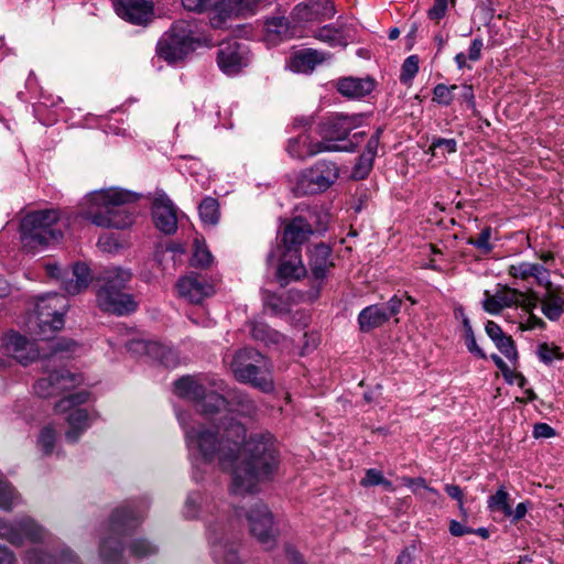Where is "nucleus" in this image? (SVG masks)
I'll list each match as a JSON object with an SVG mask.
<instances>
[{"label": "nucleus", "instance_id": "nucleus-1", "mask_svg": "<svg viewBox=\"0 0 564 564\" xmlns=\"http://www.w3.org/2000/svg\"><path fill=\"white\" fill-rule=\"evenodd\" d=\"M178 421L191 449L196 448L204 462H217L223 470L230 471V491L235 495L252 492L278 469L279 449L269 432L252 433L246 438L245 425L234 419L221 420L213 427H186L182 414Z\"/></svg>", "mask_w": 564, "mask_h": 564}, {"label": "nucleus", "instance_id": "nucleus-2", "mask_svg": "<svg viewBox=\"0 0 564 564\" xmlns=\"http://www.w3.org/2000/svg\"><path fill=\"white\" fill-rule=\"evenodd\" d=\"M139 197L138 193L119 187L95 191L85 197L79 216L97 227L124 229L135 220Z\"/></svg>", "mask_w": 564, "mask_h": 564}, {"label": "nucleus", "instance_id": "nucleus-3", "mask_svg": "<svg viewBox=\"0 0 564 564\" xmlns=\"http://www.w3.org/2000/svg\"><path fill=\"white\" fill-rule=\"evenodd\" d=\"M131 276L129 270L119 267L107 268L98 274L96 302L101 311L122 316L137 310L132 295L124 292Z\"/></svg>", "mask_w": 564, "mask_h": 564}, {"label": "nucleus", "instance_id": "nucleus-4", "mask_svg": "<svg viewBox=\"0 0 564 564\" xmlns=\"http://www.w3.org/2000/svg\"><path fill=\"white\" fill-rule=\"evenodd\" d=\"M223 382L207 378L184 376L174 382V393L195 402L196 410L206 417L218 414L226 408V398L218 391Z\"/></svg>", "mask_w": 564, "mask_h": 564}, {"label": "nucleus", "instance_id": "nucleus-5", "mask_svg": "<svg viewBox=\"0 0 564 564\" xmlns=\"http://www.w3.org/2000/svg\"><path fill=\"white\" fill-rule=\"evenodd\" d=\"M59 220L57 209H42L26 214L20 224L23 249L34 252L52 242H57L63 234L55 228Z\"/></svg>", "mask_w": 564, "mask_h": 564}, {"label": "nucleus", "instance_id": "nucleus-6", "mask_svg": "<svg viewBox=\"0 0 564 564\" xmlns=\"http://www.w3.org/2000/svg\"><path fill=\"white\" fill-rule=\"evenodd\" d=\"M230 369L235 378L242 383L251 384L265 393L274 389L271 364L253 348L238 350L232 357Z\"/></svg>", "mask_w": 564, "mask_h": 564}, {"label": "nucleus", "instance_id": "nucleus-7", "mask_svg": "<svg viewBox=\"0 0 564 564\" xmlns=\"http://www.w3.org/2000/svg\"><path fill=\"white\" fill-rule=\"evenodd\" d=\"M142 518L134 506L128 505L116 509L109 520L111 535L104 539L99 554L105 564H122V546L120 538L135 528Z\"/></svg>", "mask_w": 564, "mask_h": 564}, {"label": "nucleus", "instance_id": "nucleus-8", "mask_svg": "<svg viewBox=\"0 0 564 564\" xmlns=\"http://www.w3.org/2000/svg\"><path fill=\"white\" fill-rule=\"evenodd\" d=\"M328 214L316 207L308 210L307 217L295 216L288 221L282 231L283 248L288 252H301V247L315 232H324L327 228Z\"/></svg>", "mask_w": 564, "mask_h": 564}, {"label": "nucleus", "instance_id": "nucleus-9", "mask_svg": "<svg viewBox=\"0 0 564 564\" xmlns=\"http://www.w3.org/2000/svg\"><path fill=\"white\" fill-rule=\"evenodd\" d=\"M194 50V29L189 21L178 20L156 44L158 55L169 63L183 59Z\"/></svg>", "mask_w": 564, "mask_h": 564}, {"label": "nucleus", "instance_id": "nucleus-10", "mask_svg": "<svg viewBox=\"0 0 564 564\" xmlns=\"http://www.w3.org/2000/svg\"><path fill=\"white\" fill-rule=\"evenodd\" d=\"M67 308V300L57 293H48L37 300L35 305L37 334L43 340L47 339L50 334L63 328Z\"/></svg>", "mask_w": 564, "mask_h": 564}, {"label": "nucleus", "instance_id": "nucleus-11", "mask_svg": "<svg viewBox=\"0 0 564 564\" xmlns=\"http://www.w3.org/2000/svg\"><path fill=\"white\" fill-rule=\"evenodd\" d=\"M245 514L251 535L267 550L273 547L276 540V529L274 527L273 517L268 507L257 501L248 509L239 507L235 514L240 518Z\"/></svg>", "mask_w": 564, "mask_h": 564}, {"label": "nucleus", "instance_id": "nucleus-12", "mask_svg": "<svg viewBox=\"0 0 564 564\" xmlns=\"http://www.w3.org/2000/svg\"><path fill=\"white\" fill-rule=\"evenodd\" d=\"M339 170L334 162L317 161L311 169L301 173L296 183L299 195H311L325 192L338 178Z\"/></svg>", "mask_w": 564, "mask_h": 564}, {"label": "nucleus", "instance_id": "nucleus-13", "mask_svg": "<svg viewBox=\"0 0 564 564\" xmlns=\"http://www.w3.org/2000/svg\"><path fill=\"white\" fill-rule=\"evenodd\" d=\"M88 399L89 393L82 390L62 398L55 404V411L58 413L70 411L67 416L69 430L65 434L66 440L70 443L77 442L82 433L89 426V415L87 411L76 408L77 405L86 403Z\"/></svg>", "mask_w": 564, "mask_h": 564}, {"label": "nucleus", "instance_id": "nucleus-14", "mask_svg": "<svg viewBox=\"0 0 564 564\" xmlns=\"http://www.w3.org/2000/svg\"><path fill=\"white\" fill-rule=\"evenodd\" d=\"M47 532L33 519L23 517L13 522L0 518V539L8 541L14 546H21L28 539L33 543L46 539Z\"/></svg>", "mask_w": 564, "mask_h": 564}, {"label": "nucleus", "instance_id": "nucleus-15", "mask_svg": "<svg viewBox=\"0 0 564 564\" xmlns=\"http://www.w3.org/2000/svg\"><path fill=\"white\" fill-rule=\"evenodd\" d=\"M364 115H344L334 113L324 118L317 126V134L322 139H327L330 142L339 143L347 140L349 133L361 126Z\"/></svg>", "mask_w": 564, "mask_h": 564}, {"label": "nucleus", "instance_id": "nucleus-16", "mask_svg": "<svg viewBox=\"0 0 564 564\" xmlns=\"http://www.w3.org/2000/svg\"><path fill=\"white\" fill-rule=\"evenodd\" d=\"M83 378L62 369L50 372L46 378H42L34 384L35 393L41 398L58 395L80 384Z\"/></svg>", "mask_w": 564, "mask_h": 564}, {"label": "nucleus", "instance_id": "nucleus-17", "mask_svg": "<svg viewBox=\"0 0 564 564\" xmlns=\"http://www.w3.org/2000/svg\"><path fill=\"white\" fill-rule=\"evenodd\" d=\"M217 62L224 73L237 74L248 64L247 50L237 41L223 42L218 50Z\"/></svg>", "mask_w": 564, "mask_h": 564}, {"label": "nucleus", "instance_id": "nucleus-18", "mask_svg": "<svg viewBox=\"0 0 564 564\" xmlns=\"http://www.w3.org/2000/svg\"><path fill=\"white\" fill-rule=\"evenodd\" d=\"M180 296L191 303H202L215 293L214 285L203 275L189 273L181 278L176 284Z\"/></svg>", "mask_w": 564, "mask_h": 564}, {"label": "nucleus", "instance_id": "nucleus-19", "mask_svg": "<svg viewBox=\"0 0 564 564\" xmlns=\"http://www.w3.org/2000/svg\"><path fill=\"white\" fill-rule=\"evenodd\" d=\"M152 216L156 228L165 235H173L177 230L176 208L165 194L155 197Z\"/></svg>", "mask_w": 564, "mask_h": 564}, {"label": "nucleus", "instance_id": "nucleus-20", "mask_svg": "<svg viewBox=\"0 0 564 564\" xmlns=\"http://www.w3.org/2000/svg\"><path fill=\"white\" fill-rule=\"evenodd\" d=\"M128 349L132 352L145 354L165 367H175L177 364L175 351L159 341L135 339L128 344Z\"/></svg>", "mask_w": 564, "mask_h": 564}, {"label": "nucleus", "instance_id": "nucleus-21", "mask_svg": "<svg viewBox=\"0 0 564 564\" xmlns=\"http://www.w3.org/2000/svg\"><path fill=\"white\" fill-rule=\"evenodd\" d=\"M116 11L119 17L133 24H145L153 14L151 0H117Z\"/></svg>", "mask_w": 564, "mask_h": 564}, {"label": "nucleus", "instance_id": "nucleus-22", "mask_svg": "<svg viewBox=\"0 0 564 564\" xmlns=\"http://www.w3.org/2000/svg\"><path fill=\"white\" fill-rule=\"evenodd\" d=\"M6 348L23 366L40 357V348L36 343L14 332L7 335Z\"/></svg>", "mask_w": 564, "mask_h": 564}, {"label": "nucleus", "instance_id": "nucleus-23", "mask_svg": "<svg viewBox=\"0 0 564 564\" xmlns=\"http://www.w3.org/2000/svg\"><path fill=\"white\" fill-rule=\"evenodd\" d=\"M292 14L301 22L330 19L335 14V7L332 0H305L295 6Z\"/></svg>", "mask_w": 564, "mask_h": 564}, {"label": "nucleus", "instance_id": "nucleus-24", "mask_svg": "<svg viewBox=\"0 0 564 564\" xmlns=\"http://www.w3.org/2000/svg\"><path fill=\"white\" fill-rule=\"evenodd\" d=\"M308 252V268L313 279L316 281H324L327 278L330 268L334 267L330 247L321 242L310 249Z\"/></svg>", "mask_w": 564, "mask_h": 564}, {"label": "nucleus", "instance_id": "nucleus-25", "mask_svg": "<svg viewBox=\"0 0 564 564\" xmlns=\"http://www.w3.org/2000/svg\"><path fill=\"white\" fill-rule=\"evenodd\" d=\"M376 87V80L367 77H344L336 83L337 91L344 97L360 99L369 95Z\"/></svg>", "mask_w": 564, "mask_h": 564}, {"label": "nucleus", "instance_id": "nucleus-26", "mask_svg": "<svg viewBox=\"0 0 564 564\" xmlns=\"http://www.w3.org/2000/svg\"><path fill=\"white\" fill-rule=\"evenodd\" d=\"M484 295L482 308L489 314L497 315L505 307H510L517 304L520 300L521 291L503 286L494 295H491L489 291H485Z\"/></svg>", "mask_w": 564, "mask_h": 564}, {"label": "nucleus", "instance_id": "nucleus-27", "mask_svg": "<svg viewBox=\"0 0 564 564\" xmlns=\"http://www.w3.org/2000/svg\"><path fill=\"white\" fill-rule=\"evenodd\" d=\"M508 273L514 279L527 280L534 278L539 285L550 289L552 282L550 280V271L542 264L519 262L511 264L508 269Z\"/></svg>", "mask_w": 564, "mask_h": 564}, {"label": "nucleus", "instance_id": "nucleus-28", "mask_svg": "<svg viewBox=\"0 0 564 564\" xmlns=\"http://www.w3.org/2000/svg\"><path fill=\"white\" fill-rule=\"evenodd\" d=\"M90 269L85 263H76L62 278V288L69 295H76L86 290L91 282Z\"/></svg>", "mask_w": 564, "mask_h": 564}, {"label": "nucleus", "instance_id": "nucleus-29", "mask_svg": "<svg viewBox=\"0 0 564 564\" xmlns=\"http://www.w3.org/2000/svg\"><path fill=\"white\" fill-rule=\"evenodd\" d=\"M366 135L365 132H356L352 138L346 141L344 144L330 142L327 139H322L316 142H312L307 139L306 155L307 158L314 156L323 152H354L357 144Z\"/></svg>", "mask_w": 564, "mask_h": 564}, {"label": "nucleus", "instance_id": "nucleus-30", "mask_svg": "<svg viewBox=\"0 0 564 564\" xmlns=\"http://www.w3.org/2000/svg\"><path fill=\"white\" fill-rule=\"evenodd\" d=\"M350 31V28L345 24H327L314 31L313 36L332 47H345L351 41Z\"/></svg>", "mask_w": 564, "mask_h": 564}, {"label": "nucleus", "instance_id": "nucleus-31", "mask_svg": "<svg viewBox=\"0 0 564 564\" xmlns=\"http://www.w3.org/2000/svg\"><path fill=\"white\" fill-rule=\"evenodd\" d=\"M325 61V54L313 48L295 52L290 58V68L297 73H311L317 64Z\"/></svg>", "mask_w": 564, "mask_h": 564}, {"label": "nucleus", "instance_id": "nucleus-32", "mask_svg": "<svg viewBox=\"0 0 564 564\" xmlns=\"http://www.w3.org/2000/svg\"><path fill=\"white\" fill-rule=\"evenodd\" d=\"M306 270L302 263L301 252L295 250L282 254V261L278 268V278L280 280H297L305 274Z\"/></svg>", "mask_w": 564, "mask_h": 564}, {"label": "nucleus", "instance_id": "nucleus-33", "mask_svg": "<svg viewBox=\"0 0 564 564\" xmlns=\"http://www.w3.org/2000/svg\"><path fill=\"white\" fill-rule=\"evenodd\" d=\"M389 317L381 304L365 307L358 315V324L361 332H369L380 327Z\"/></svg>", "mask_w": 564, "mask_h": 564}, {"label": "nucleus", "instance_id": "nucleus-34", "mask_svg": "<svg viewBox=\"0 0 564 564\" xmlns=\"http://www.w3.org/2000/svg\"><path fill=\"white\" fill-rule=\"evenodd\" d=\"M263 29L265 41L274 44L289 37L290 21L284 15L271 17L265 19Z\"/></svg>", "mask_w": 564, "mask_h": 564}, {"label": "nucleus", "instance_id": "nucleus-35", "mask_svg": "<svg viewBox=\"0 0 564 564\" xmlns=\"http://www.w3.org/2000/svg\"><path fill=\"white\" fill-rule=\"evenodd\" d=\"M230 408L231 412H236L241 416L252 417L257 413V405L248 394L241 391H232L229 399H226V406Z\"/></svg>", "mask_w": 564, "mask_h": 564}, {"label": "nucleus", "instance_id": "nucleus-36", "mask_svg": "<svg viewBox=\"0 0 564 564\" xmlns=\"http://www.w3.org/2000/svg\"><path fill=\"white\" fill-rule=\"evenodd\" d=\"M213 546V554L216 561H223L224 564H240L237 554V547L229 543L225 538H209Z\"/></svg>", "mask_w": 564, "mask_h": 564}, {"label": "nucleus", "instance_id": "nucleus-37", "mask_svg": "<svg viewBox=\"0 0 564 564\" xmlns=\"http://www.w3.org/2000/svg\"><path fill=\"white\" fill-rule=\"evenodd\" d=\"M24 560L28 564H70L75 561V555L72 551L66 550L62 552L59 558H56L51 554L44 553L40 549H31L26 552Z\"/></svg>", "mask_w": 564, "mask_h": 564}, {"label": "nucleus", "instance_id": "nucleus-38", "mask_svg": "<svg viewBox=\"0 0 564 564\" xmlns=\"http://www.w3.org/2000/svg\"><path fill=\"white\" fill-rule=\"evenodd\" d=\"M541 308L550 321H557L564 313V299L553 291V285L546 289V294L541 299Z\"/></svg>", "mask_w": 564, "mask_h": 564}, {"label": "nucleus", "instance_id": "nucleus-39", "mask_svg": "<svg viewBox=\"0 0 564 564\" xmlns=\"http://www.w3.org/2000/svg\"><path fill=\"white\" fill-rule=\"evenodd\" d=\"M487 507L494 513L499 512L505 517L511 514L510 494L503 486L488 498Z\"/></svg>", "mask_w": 564, "mask_h": 564}, {"label": "nucleus", "instance_id": "nucleus-40", "mask_svg": "<svg viewBox=\"0 0 564 564\" xmlns=\"http://www.w3.org/2000/svg\"><path fill=\"white\" fill-rule=\"evenodd\" d=\"M250 333L253 339L263 341L267 345H278L284 340V336L281 333L270 328L264 323H252Z\"/></svg>", "mask_w": 564, "mask_h": 564}, {"label": "nucleus", "instance_id": "nucleus-41", "mask_svg": "<svg viewBox=\"0 0 564 564\" xmlns=\"http://www.w3.org/2000/svg\"><path fill=\"white\" fill-rule=\"evenodd\" d=\"M199 217L203 223L216 225L219 220V204L214 197H205L198 206Z\"/></svg>", "mask_w": 564, "mask_h": 564}, {"label": "nucleus", "instance_id": "nucleus-42", "mask_svg": "<svg viewBox=\"0 0 564 564\" xmlns=\"http://www.w3.org/2000/svg\"><path fill=\"white\" fill-rule=\"evenodd\" d=\"M21 503V496L7 481L0 479V509L10 511L14 506Z\"/></svg>", "mask_w": 564, "mask_h": 564}, {"label": "nucleus", "instance_id": "nucleus-43", "mask_svg": "<svg viewBox=\"0 0 564 564\" xmlns=\"http://www.w3.org/2000/svg\"><path fill=\"white\" fill-rule=\"evenodd\" d=\"M268 1L269 0H228V8L230 13L247 17L254 14L257 8Z\"/></svg>", "mask_w": 564, "mask_h": 564}, {"label": "nucleus", "instance_id": "nucleus-44", "mask_svg": "<svg viewBox=\"0 0 564 564\" xmlns=\"http://www.w3.org/2000/svg\"><path fill=\"white\" fill-rule=\"evenodd\" d=\"M212 262L213 256L206 245L198 239H195L191 265L196 268H207Z\"/></svg>", "mask_w": 564, "mask_h": 564}, {"label": "nucleus", "instance_id": "nucleus-45", "mask_svg": "<svg viewBox=\"0 0 564 564\" xmlns=\"http://www.w3.org/2000/svg\"><path fill=\"white\" fill-rule=\"evenodd\" d=\"M457 151V142L455 139L433 138L429 148V152L433 156H445L446 154Z\"/></svg>", "mask_w": 564, "mask_h": 564}, {"label": "nucleus", "instance_id": "nucleus-46", "mask_svg": "<svg viewBox=\"0 0 564 564\" xmlns=\"http://www.w3.org/2000/svg\"><path fill=\"white\" fill-rule=\"evenodd\" d=\"M459 86L452 85L446 86L444 84H437L433 89V101L449 106L455 98V90H458Z\"/></svg>", "mask_w": 564, "mask_h": 564}, {"label": "nucleus", "instance_id": "nucleus-47", "mask_svg": "<svg viewBox=\"0 0 564 564\" xmlns=\"http://www.w3.org/2000/svg\"><path fill=\"white\" fill-rule=\"evenodd\" d=\"M262 301L265 307L270 308L274 314H283L288 311V305L282 296L270 291L262 292Z\"/></svg>", "mask_w": 564, "mask_h": 564}, {"label": "nucleus", "instance_id": "nucleus-48", "mask_svg": "<svg viewBox=\"0 0 564 564\" xmlns=\"http://www.w3.org/2000/svg\"><path fill=\"white\" fill-rule=\"evenodd\" d=\"M419 72V57L411 55L406 57L401 67L400 82L409 84Z\"/></svg>", "mask_w": 564, "mask_h": 564}, {"label": "nucleus", "instance_id": "nucleus-49", "mask_svg": "<svg viewBox=\"0 0 564 564\" xmlns=\"http://www.w3.org/2000/svg\"><path fill=\"white\" fill-rule=\"evenodd\" d=\"M373 160L375 159L369 156L368 154L361 153L354 166L352 177L355 180L366 178L370 171L372 170Z\"/></svg>", "mask_w": 564, "mask_h": 564}, {"label": "nucleus", "instance_id": "nucleus-50", "mask_svg": "<svg viewBox=\"0 0 564 564\" xmlns=\"http://www.w3.org/2000/svg\"><path fill=\"white\" fill-rule=\"evenodd\" d=\"M130 552L133 556L138 558H143L147 556H151L158 552V549L155 545L150 543L147 540L138 539L132 541L130 545Z\"/></svg>", "mask_w": 564, "mask_h": 564}, {"label": "nucleus", "instance_id": "nucleus-51", "mask_svg": "<svg viewBox=\"0 0 564 564\" xmlns=\"http://www.w3.org/2000/svg\"><path fill=\"white\" fill-rule=\"evenodd\" d=\"M307 148V135H299L297 138H293L289 140L288 143V153L295 159H305Z\"/></svg>", "mask_w": 564, "mask_h": 564}, {"label": "nucleus", "instance_id": "nucleus-52", "mask_svg": "<svg viewBox=\"0 0 564 564\" xmlns=\"http://www.w3.org/2000/svg\"><path fill=\"white\" fill-rule=\"evenodd\" d=\"M495 345L497 349L509 360L514 361L518 359V351L511 336L505 335L495 341Z\"/></svg>", "mask_w": 564, "mask_h": 564}, {"label": "nucleus", "instance_id": "nucleus-53", "mask_svg": "<svg viewBox=\"0 0 564 564\" xmlns=\"http://www.w3.org/2000/svg\"><path fill=\"white\" fill-rule=\"evenodd\" d=\"M221 0H182L185 10L202 13L214 9Z\"/></svg>", "mask_w": 564, "mask_h": 564}, {"label": "nucleus", "instance_id": "nucleus-54", "mask_svg": "<svg viewBox=\"0 0 564 564\" xmlns=\"http://www.w3.org/2000/svg\"><path fill=\"white\" fill-rule=\"evenodd\" d=\"M538 356L544 364H551L555 359L562 360L564 358V355L561 352L558 347H551L546 343L539 346Z\"/></svg>", "mask_w": 564, "mask_h": 564}, {"label": "nucleus", "instance_id": "nucleus-55", "mask_svg": "<svg viewBox=\"0 0 564 564\" xmlns=\"http://www.w3.org/2000/svg\"><path fill=\"white\" fill-rule=\"evenodd\" d=\"M55 431L51 426H45L39 436V444L44 454L50 455L55 446Z\"/></svg>", "mask_w": 564, "mask_h": 564}, {"label": "nucleus", "instance_id": "nucleus-56", "mask_svg": "<svg viewBox=\"0 0 564 564\" xmlns=\"http://www.w3.org/2000/svg\"><path fill=\"white\" fill-rule=\"evenodd\" d=\"M491 238V228H484L480 234L476 238H470L469 243L475 246L477 249L481 250L485 253H488L492 250V246L490 245Z\"/></svg>", "mask_w": 564, "mask_h": 564}, {"label": "nucleus", "instance_id": "nucleus-57", "mask_svg": "<svg viewBox=\"0 0 564 564\" xmlns=\"http://www.w3.org/2000/svg\"><path fill=\"white\" fill-rule=\"evenodd\" d=\"M445 492L458 503V509L463 518L468 517V512L464 506V492L457 485L447 484L444 487Z\"/></svg>", "mask_w": 564, "mask_h": 564}, {"label": "nucleus", "instance_id": "nucleus-58", "mask_svg": "<svg viewBox=\"0 0 564 564\" xmlns=\"http://www.w3.org/2000/svg\"><path fill=\"white\" fill-rule=\"evenodd\" d=\"M539 302H541L539 295L534 291H529L527 293L521 292L520 300L516 305L520 306L527 313H533Z\"/></svg>", "mask_w": 564, "mask_h": 564}, {"label": "nucleus", "instance_id": "nucleus-59", "mask_svg": "<svg viewBox=\"0 0 564 564\" xmlns=\"http://www.w3.org/2000/svg\"><path fill=\"white\" fill-rule=\"evenodd\" d=\"M382 132H383V129L381 127L377 128L375 133L367 141L366 149L362 152L364 154H368L369 156H371L373 159L376 158L379 142H380V137H381Z\"/></svg>", "mask_w": 564, "mask_h": 564}, {"label": "nucleus", "instance_id": "nucleus-60", "mask_svg": "<svg viewBox=\"0 0 564 564\" xmlns=\"http://www.w3.org/2000/svg\"><path fill=\"white\" fill-rule=\"evenodd\" d=\"M380 482H383V474L376 468L368 469L360 481L364 487L378 486Z\"/></svg>", "mask_w": 564, "mask_h": 564}, {"label": "nucleus", "instance_id": "nucleus-61", "mask_svg": "<svg viewBox=\"0 0 564 564\" xmlns=\"http://www.w3.org/2000/svg\"><path fill=\"white\" fill-rule=\"evenodd\" d=\"M465 345L470 354L475 355L480 359H486V354L478 346L474 332H470V334L465 335Z\"/></svg>", "mask_w": 564, "mask_h": 564}, {"label": "nucleus", "instance_id": "nucleus-62", "mask_svg": "<svg viewBox=\"0 0 564 564\" xmlns=\"http://www.w3.org/2000/svg\"><path fill=\"white\" fill-rule=\"evenodd\" d=\"M76 343L70 339H58L50 345V350L52 355H56L63 351H72Z\"/></svg>", "mask_w": 564, "mask_h": 564}, {"label": "nucleus", "instance_id": "nucleus-63", "mask_svg": "<svg viewBox=\"0 0 564 564\" xmlns=\"http://www.w3.org/2000/svg\"><path fill=\"white\" fill-rule=\"evenodd\" d=\"M555 430L546 423H536L533 426V436L535 438H550L555 436Z\"/></svg>", "mask_w": 564, "mask_h": 564}, {"label": "nucleus", "instance_id": "nucleus-64", "mask_svg": "<svg viewBox=\"0 0 564 564\" xmlns=\"http://www.w3.org/2000/svg\"><path fill=\"white\" fill-rule=\"evenodd\" d=\"M381 305L383 306V308L390 319L392 316H395L397 314L400 313L401 306H402V299L394 295L387 303L381 304Z\"/></svg>", "mask_w": 564, "mask_h": 564}]
</instances>
